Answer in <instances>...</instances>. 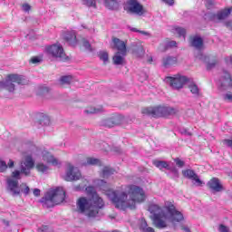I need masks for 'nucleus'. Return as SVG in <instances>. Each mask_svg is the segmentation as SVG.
Masks as SVG:
<instances>
[{"label":"nucleus","instance_id":"nucleus-45","mask_svg":"<svg viewBox=\"0 0 232 232\" xmlns=\"http://www.w3.org/2000/svg\"><path fill=\"white\" fill-rule=\"evenodd\" d=\"M174 162H176V166H178V168H184L185 162L182 161L180 159L176 158L174 160Z\"/></svg>","mask_w":232,"mask_h":232},{"label":"nucleus","instance_id":"nucleus-40","mask_svg":"<svg viewBox=\"0 0 232 232\" xmlns=\"http://www.w3.org/2000/svg\"><path fill=\"white\" fill-rule=\"evenodd\" d=\"M168 170L172 173L174 179H179V169L177 167H169Z\"/></svg>","mask_w":232,"mask_h":232},{"label":"nucleus","instance_id":"nucleus-23","mask_svg":"<svg viewBox=\"0 0 232 232\" xmlns=\"http://www.w3.org/2000/svg\"><path fill=\"white\" fill-rule=\"evenodd\" d=\"M188 88L194 97H200V88L194 82L188 80Z\"/></svg>","mask_w":232,"mask_h":232},{"label":"nucleus","instance_id":"nucleus-11","mask_svg":"<svg viewBox=\"0 0 232 232\" xmlns=\"http://www.w3.org/2000/svg\"><path fill=\"white\" fill-rule=\"evenodd\" d=\"M82 177L81 170L77 167L72 165V163L67 164V169L65 171L64 180L66 182H73V180H79Z\"/></svg>","mask_w":232,"mask_h":232},{"label":"nucleus","instance_id":"nucleus-14","mask_svg":"<svg viewBox=\"0 0 232 232\" xmlns=\"http://www.w3.org/2000/svg\"><path fill=\"white\" fill-rule=\"evenodd\" d=\"M229 88H232L231 74H229L227 71H223L219 79V90L224 92L229 90Z\"/></svg>","mask_w":232,"mask_h":232},{"label":"nucleus","instance_id":"nucleus-43","mask_svg":"<svg viewBox=\"0 0 232 232\" xmlns=\"http://www.w3.org/2000/svg\"><path fill=\"white\" fill-rule=\"evenodd\" d=\"M218 231L219 232H231L229 227L225 226L224 224H220L218 227Z\"/></svg>","mask_w":232,"mask_h":232},{"label":"nucleus","instance_id":"nucleus-34","mask_svg":"<svg viewBox=\"0 0 232 232\" xmlns=\"http://www.w3.org/2000/svg\"><path fill=\"white\" fill-rule=\"evenodd\" d=\"M173 32L179 35V37H183V39H186V29L184 27L176 26L173 28Z\"/></svg>","mask_w":232,"mask_h":232},{"label":"nucleus","instance_id":"nucleus-28","mask_svg":"<svg viewBox=\"0 0 232 232\" xmlns=\"http://www.w3.org/2000/svg\"><path fill=\"white\" fill-rule=\"evenodd\" d=\"M133 53L136 55V57H139L140 59L144 57V46L142 44H139L133 48Z\"/></svg>","mask_w":232,"mask_h":232},{"label":"nucleus","instance_id":"nucleus-5","mask_svg":"<svg viewBox=\"0 0 232 232\" xmlns=\"http://www.w3.org/2000/svg\"><path fill=\"white\" fill-rule=\"evenodd\" d=\"M64 198H66L64 188H57L56 189L49 190L42 198L41 202L44 208H53V206L63 204Z\"/></svg>","mask_w":232,"mask_h":232},{"label":"nucleus","instance_id":"nucleus-22","mask_svg":"<svg viewBox=\"0 0 232 232\" xmlns=\"http://www.w3.org/2000/svg\"><path fill=\"white\" fill-rule=\"evenodd\" d=\"M64 39L71 46L77 45V34L74 31H67L64 34Z\"/></svg>","mask_w":232,"mask_h":232},{"label":"nucleus","instance_id":"nucleus-8","mask_svg":"<svg viewBox=\"0 0 232 232\" xmlns=\"http://www.w3.org/2000/svg\"><path fill=\"white\" fill-rule=\"evenodd\" d=\"M165 81L167 84L173 88V90H181V88H184L185 84L189 82V78L184 75L177 74L174 77L168 76Z\"/></svg>","mask_w":232,"mask_h":232},{"label":"nucleus","instance_id":"nucleus-54","mask_svg":"<svg viewBox=\"0 0 232 232\" xmlns=\"http://www.w3.org/2000/svg\"><path fill=\"white\" fill-rule=\"evenodd\" d=\"M3 224H5L7 227L10 226V222L6 219H2Z\"/></svg>","mask_w":232,"mask_h":232},{"label":"nucleus","instance_id":"nucleus-6","mask_svg":"<svg viewBox=\"0 0 232 232\" xmlns=\"http://www.w3.org/2000/svg\"><path fill=\"white\" fill-rule=\"evenodd\" d=\"M28 80L24 76L18 74H9L5 80L0 81V90H6L9 93H14L17 86H26Z\"/></svg>","mask_w":232,"mask_h":232},{"label":"nucleus","instance_id":"nucleus-26","mask_svg":"<svg viewBox=\"0 0 232 232\" xmlns=\"http://www.w3.org/2000/svg\"><path fill=\"white\" fill-rule=\"evenodd\" d=\"M73 82V76L72 75H63L59 79L60 86H70Z\"/></svg>","mask_w":232,"mask_h":232},{"label":"nucleus","instance_id":"nucleus-18","mask_svg":"<svg viewBox=\"0 0 232 232\" xmlns=\"http://www.w3.org/2000/svg\"><path fill=\"white\" fill-rule=\"evenodd\" d=\"M182 175L186 179H189V180H195L197 186H202V180L198 178V175L195 173L194 170L192 169H185L182 170Z\"/></svg>","mask_w":232,"mask_h":232},{"label":"nucleus","instance_id":"nucleus-13","mask_svg":"<svg viewBox=\"0 0 232 232\" xmlns=\"http://www.w3.org/2000/svg\"><path fill=\"white\" fill-rule=\"evenodd\" d=\"M122 116L120 114H112L111 116L102 120L101 124L105 128H113L122 124Z\"/></svg>","mask_w":232,"mask_h":232},{"label":"nucleus","instance_id":"nucleus-44","mask_svg":"<svg viewBox=\"0 0 232 232\" xmlns=\"http://www.w3.org/2000/svg\"><path fill=\"white\" fill-rule=\"evenodd\" d=\"M215 5H217V3L214 0H207L206 6L208 10H211Z\"/></svg>","mask_w":232,"mask_h":232},{"label":"nucleus","instance_id":"nucleus-7","mask_svg":"<svg viewBox=\"0 0 232 232\" xmlns=\"http://www.w3.org/2000/svg\"><path fill=\"white\" fill-rule=\"evenodd\" d=\"M141 113L154 118L169 117V115H177L179 110L172 107L157 106L145 108L141 111Z\"/></svg>","mask_w":232,"mask_h":232},{"label":"nucleus","instance_id":"nucleus-19","mask_svg":"<svg viewBox=\"0 0 232 232\" xmlns=\"http://www.w3.org/2000/svg\"><path fill=\"white\" fill-rule=\"evenodd\" d=\"M190 46L196 48V50H202L204 48V40L198 35L190 36L189 38Z\"/></svg>","mask_w":232,"mask_h":232},{"label":"nucleus","instance_id":"nucleus-30","mask_svg":"<svg viewBox=\"0 0 232 232\" xmlns=\"http://www.w3.org/2000/svg\"><path fill=\"white\" fill-rule=\"evenodd\" d=\"M102 111H104V109L102 108V106L88 107L85 110V113H87L88 115H92L93 113H102Z\"/></svg>","mask_w":232,"mask_h":232},{"label":"nucleus","instance_id":"nucleus-52","mask_svg":"<svg viewBox=\"0 0 232 232\" xmlns=\"http://www.w3.org/2000/svg\"><path fill=\"white\" fill-rule=\"evenodd\" d=\"M143 232H155V229H153V227H143Z\"/></svg>","mask_w":232,"mask_h":232},{"label":"nucleus","instance_id":"nucleus-48","mask_svg":"<svg viewBox=\"0 0 232 232\" xmlns=\"http://www.w3.org/2000/svg\"><path fill=\"white\" fill-rule=\"evenodd\" d=\"M165 5H168V6H173L175 5V0H162Z\"/></svg>","mask_w":232,"mask_h":232},{"label":"nucleus","instance_id":"nucleus-32","mask_svg":"<svg viewBox=\"0 0 232 232\" xmlns=\"http://www.w3.org/2000/svg\"><path fill=\"white\" fill-rule=\"evenodd\" d=\"M159 169H169V164L164 160H154L152 162Z\"/></svg>","mask_w":232,"mask_h":232},{"label":"nucleus","instance_id":"nucleus-24","mask_svg":"<svg viewBox=\"0 0 232 232\" xmlns=\"http://www.w3.org/2000/svg\"><path fill=\"white\" fill-rule=\"evenodd\" d=\"M162 64L164 68H171V66H174V64H177V57L165 56L162 58Z\"/></svg>","mask_w":232,"mask_h":232},{"label":"nucleus","instance_id":"nucleus-55","mask_svg":"<svg viewBox=\"0 0 232 232\" xmlns=\"http://www.w3.org/2000/svg\"><path fill=\"white\" fill-rule=\"evenodd\" d=\"M181 229L185 232H191V230L188 227H181Z\"/></svg>","mask_w":232,"mask_h":232},{"label":"nucleus","instance_id":"nucleus-2","mask_svg":"<svg viewBox=\"0 0 232 232\" xmlns=\"http://www.w3.org/2000/svg\"><path fill=\"white\" fill-rule=\"evenodd\" d=\"M149 211L153 215V224L159 229L168 226L167 220H169L171 224H177V222L184 220L182 212L177 210L175 205L171 202H166L163 208L159 207V205H150Z\"/></svg>","mask_w":232,"mask_h":232},{"label":"nucleus","instance_id":"nucleus-3","mask_svg":"<svg viewBox=\"0 0 232 232\" xmlns=\"http://www.w3.org/2000/svg\"><path fill=\"white\" fill-rule=\"evenodd\" d=\"M76 209L78 213L85 215L88 218H97L102 215V213L99 212V209H102V207H99L93 203V199L84 197L77 199Z\"/></svg>","mask_w":232,"mask_h":232},{"label":"nucleus","instance_id":"nucleus-39","mask_svg":"<svg viewBox=\"0 0 232 232\" xmlns=\"http://www.w3.org/2000/svg\"><path fill=\"white\" fill-rule=\"evenodd\" d=\"M130 32H137L138 34H141V35H146L147 37H151V34L146 31H140L135 27H129Z\"/></svg>","mask_w":232,"mask_h":232},{"label":"nucleus","instance_id":"nucleus-10","mask_svg":"<svg viewBox=\"0 0 232 232\" xmlns=\"http://www.w3.org/2000/svg\"><path fill=\"white\" fill-rule=\"evenodd\" d=\"M125 10L128 12V14L139 16L144 15L146 13L144 6L137 0H129L126 4Z\"/></svg>","mask_w":232,"mask_h":232},{"label":"nucleus","instance_id":"nucleus-27","mask_svg":"<svg viewBox=\"0 0 232 232\" xmlns=\"http://www.w3.org/2000/svg\"><path fill=\"white\" fill-rule=\"evenodd\" d=\"M104 5L109 10H117L119 8V0H104Z\"/></svg>","mask_w":232,"mask_h":232},{"label":"nucleus","instance_id":"nucleus-4","mask_svg":"<svg viewBox=\"0 0 232 232\" xmlns=\"http://www.w3.org/2000/svg\"><path fill=\"white\" fill-rule=\"evenodd\" d=\"M19 180H21V171L14 170L12 177L7 179V191L13 197L21 195V192L27 197V195H30V187L26 183H22L19 187Z\"/></svg>","mask_w":232,"mask_h":232},{"label":"nucleus","instance_id":"nucleus-15","mask_svg":"<svg viewBox=\"0 0 232 232\" xmlns=\"http://www.w3.org/2000/svg\"><path fill=\"white\" fill-rule=\"evenodd\" d=\"M34 166V160L32 159V156H27L25 158V160L21 162V173L25 175V177H28Z\"/></svg>","mask_w":232,"mask_h":232},{"label":"nucleus","instance_id":"nucleus-12","mask_svg":"<svg viewBox=\"0 0 232 232\" xmlns=\"http://www.w3.org/2000/svg\"><path fill=\"white\" fill-rule=\"evenodd\" d=\"M46 50L49 55L59 59V61H66V59H68V57H66V53H64V49H63L61 44H53L47 47Z\"/></svg>","mask_w":232,"mask_h":232},{"label":"nucleus","instance_id":"nucleus-1","mask_svg":"<svg viewBox=\"0 0 232 232\" xmlns=\"http://www.w3.org/2000/svg\"><path fill=\"white\" fill-rule=\"evenodd\" d=\"M101 189L104 195L114 204L118 209H135V202L140 203L146 200V195L144 190L138 186L130 185L127 187V191L122 188L113 189L110 188L108 183L104 180L100 181ZM128 194L130 195V200H128Z\"/></svg>","mask_w":232,"mask_h":232},{"label":"nucleus","instance_id":"nucleus-51","mask_svg":"<svg viewBox=\"0 0 232 232\" xmlns=\"http://www.w3.org/2000/svg\"><path fill=\"white\" fill-rule=\"evenodd\" d=\"M225 26H227V28L229 30H232V20L226 22Z\"/></svg>","mask_w":232,"mask_h":232},{"label":"nucleus","instance_id":"nucleus-16","mask_svg":"<svg viewBox=\"0 0 232 232\" xmlns=\"http://www.w3.org/2000/svg\"><path fill=\"white\" fill-rule=\"evenodd\" d=\"M85 190L89 195H92L91 199H92L93 204H96L98 208H104V201L102 200V198L99 197V194L95 192V188L87 187Z\"/></svg>","mask_w":232,"mask_h":232},{"label":"nucleus","instance_id":"nucleus-33","mask_svg":"<svg viewBox=\"0 0 232 232\" xmlns=\"http://www.w3.org/2000/svg\"><path fill=\"white\" fill-rule=\"evenodd\" d=\"M113 173H115V169L111 167H104L102 172V177L108 179V177H111Z\"/></svg>","mask_w":232,"mask_h":232},{"label":"nucleus","instance_id":"nucleus-25","mask_svg":"<svg viewBox=\"0 0 232 232\" xmlns=\"http://www.w3.org/2000/svg\"><path fill=\"white\" fill-rule=\"evenodd\" d=\"M43 160H44V162H47L48 164H53V166H57V164H59L57 159L53 158L52 154L48 151L43 152Z\"/></svg>","mask_w":232,"mask_h":232},{"label":"nucleus","instance_id":"nucleus-46","mask_svg":"<svg viewBox=\"0 0 232 232\" xmlns=\"http://www.w3.org/2000/svg\"><path fill=\"white\" fill-rule=\"evenodd\" d=\"M224 101H227L228 102H232V94L227 92L223 95Z\"/></svg>","mask_w":232,"mask_h":232},{"label":"nucleus","instance_id":"nucleus-9","mask_svg":"<svg viewBox=\"0 0 232 232\" xmlns=\"http://www.w3.org/2000/svg\"><path fill=\"white\" fill-rule=\"evenodd\" d=\"M232 7L225 8L218 11L217 14L215 13H207L205 14V19L208 21H212L213 23H220V21H224V19H227L229 15H231Z\"/></svg>","mask_w":232,"mask_h":232},{"label":"nucleus","instance_id":"nucleus-35","mask_svg":"<svg viewBox=\"0 0 232 232\" xmlns=\"http://www.w3.org/2000/svg\"><path fill=\"white\" fill-rule=\"evenodd\" d=\"M173 46H177V42L170 41V42L167 43L166 45L161 44L160 46V52H166V50H168V48H173Z\"/></svg>","mask_w":232,"mask_h":232},{"label":"nucleus","instance_id":"nucleus-49","mask_svg":"<svg viewBox=\"0 0 232 232\" xmlns=\"http://www.w3.org/2000/svg\"><path fill=\"white\" fill-rule=\"evenodd\" d=\"M31 63H32L33 64H37L38 63H41V58H39V57H33V58L31 59Z\"/></svg>","mask_w":232,"mask_h":232},{"label":"nucleus","instance_id":"nucleus-41","mask_svg":"<svg viewBox=\"0 0 232 232\" xmlns=\"http://www.w3.org/2000/svg\"><path fill=\"white\" fill-rule=\"evenodd\" d=\"M82 46H84V48H86L89 52H92V44H90V42H88V40L82 39Z\"/></svg>","mask_w":232,"mask_h":232},{"label":"nucleus","instance_id":"nucleus-38","mask_svg":"<svg viewBox=\"0 0 232 232\" xmlns=\"http://www.w3.org/2000/svg\"><path fill=\"white\" fill-rule=\"evenodd\" d=\"M82 3L85 6H92L93 8L97 6V0H82Z\"/></svg>","mask_w":232,"mask_h":232},{"label":"nucleus","instance_id":"nucleus-29","mask_svg":"<svg viewBox=\"0 0 232 232\" xmlns=\"http://www.w3.org/2000/svg\"><path fill=\"white\" fill-rule=\"evenodd\" d=\"M126 55H122V53H121V52H117L112 58L113 63L116 64L117 66H119L121 64H124V57Z\"/></svg>","mask_w":232,"mask_h":232},{"label":"nucleus","instance_id":"nucleus-31","mask_svg":"<svg viewBox=\"0 0 232 232\" xmlns=\"http://www.w3.org/2000/svg\"><path fill=\"white\" fill-rule=\"evenodd\" d=\"M8 168H14V160H9V162L6 165V162L5 160H0V171L3 173L4 171H6Z\"/></svg>","mask_w":232,"mask_h":232},{"label":"nucleus","instance_id":"nucleus-50","mask_svg":"<svg viewBox=\"0 0 232 232\" xmlns=\"http://www.w3.org/2000/svg\"><path fill=\"white\" fill-rule=\"evenodd\" d=\"M33 193H34V197H39V196L41 195V189H39V188H34V189L33 190Z\"/></svg>","mask_w":232,"mask_h":232},{"label":"nucleus","instance_id":"nucleus-20","mask_svg":"<svg viewBox=\"0 0 232 232\" xmlns=\"http://www.w3.org/2000/svg\"><path fill=\"white\" fill-rule=\"evenodd\" d=\"M112 43L114 44V48L118 50L121 53V55H126V43L119 38H112Z\"/></svg>","mask_w":232,"mask_h":232},{"label":"nucleus","instance_id":"nucleus-17","mask_svg":"<svg viewBox=\"0 0 232 232\" xmlns=\"http://www.w3.org/2000/svg\"><path fill=\"white\" fill-rule=\"evenodd\" d=\"M196 59H198L199 61H202L203 63H206L208 70H211L217 66V60H211L209 61V57L206 56V54L202 53V52H199L196 55Z\"/></svg>","mask_w":232,"mask_h":232},{"label":"nucleus","instance_id":"nucleus-21","mask_svg":"<svg viewBox=\"0 0 232 232\" xmlns=\"http://www.w3.org/2000/svg\"><path fill=\"white\" fill-rule=\"evenodd\" d=\"M208 186L210 189H212V191H216V193H218L224 189L222 184H220V180L217 178L210 179L208 183Z\"/></svg>","mask_w":232,"mask_h":232},{"label":"nucleus","instance_id":"nucleus-47","mask_svg":"<svg viewBox=\"0 0 232 232\" xmlns=\"http://www.w3.org/2000/svg\"><path fill=\"white\" fill-rule=\"evenodd\" d=\"M22 8H23L24 12H30L32 6H30V5H28V4H24L22 5Z\"/></svg>","mask_w":232,"mask_h":232},{"label":"nucleus","instance_id":"nucleus-57","mask_svg":"<svg viewBox=\"0 0 232 232\" xmlns=\"http://www.w3.org/2000/svg\"><path fill=\"white\" fill-rule=\"evenodd\" d=\"M152 61H153V58L150 57L149 63H152Z\"/></svg>","mask_w":232,"mask_h":232},{"label":"nucleus","instance_id":"nucleus-53","mask_svg":"<svg viewBox=\"0 0 232 232\" xmlns=\"http://www.w3.org/2000/svg\"><path fill=\"white\" fill-rule=\"evenodd\" d=\"M112 151H115V153H121V149L119 148V147H114L113 149H112Z\"/></svg>","mask_w":232,"mask_h":232},{"label":"nucleus","instance_id":"nucleus-37","mask_svg":"<svg viewBox=\"0 0 232 232\" xmlns=\"http://www.w3.org/2000/svg\"><path fill=\"white\" fill-rule=\"evenodd\" d=\"M36 169L40 171V173H46L48 171L49 168L48 166L44 165V163H38L36 165Z\"/></svg>","mask_w":232,"mask_h":232},{"label":"nucleus","instance_id":"nucleus-36","mask_svg":"<svg viewBox=\"0 0 232 232\" xmlns=\"http://www.w3.org/2000/svg\"><path fill=\"white\" fill-rule=\"evenodd\" d=\"M87 164L89 166H100L101 160H99V159H95V158H88Z\"/></svg>","mask_w":232,"mask_h":232},{"label":"nucleus","instance_id":"nucleus-42","mask_svg":"<svg viewBox=\"0 0 232 232\" xmlns=\"http://www.w3.org/2000/svg\"><path fill=\"white\" fill-rule=\"evenodd\" d=\"M99 58L101 59V61H103L104 63H108V53L101 52L99 53Z\"/></svg>","mask_w":232,"mask_h":232},{"label":"nucleus","instance_id":"nucleus-56","mask_svg":"<svg viewBox=\"0 0 232 232\" xmlns=\"http://www.w3.org/2000/svg\"><path fill=\"white\" fill-rule=\"evenodd\" d=\"M185 135H188V137H191V132H188V130H185Z\"/></svg>","mask_w":232,"mask_h":232}]
</instances>
